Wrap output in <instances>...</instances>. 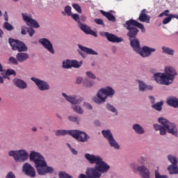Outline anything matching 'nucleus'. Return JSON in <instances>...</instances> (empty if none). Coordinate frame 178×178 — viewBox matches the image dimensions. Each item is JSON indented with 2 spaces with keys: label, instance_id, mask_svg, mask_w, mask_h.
Listing matches in <instances>:
<instances>
[{
  "label": "nucleus",
  "instance_id": "16",
  "mask_svg": "<svg viewBox=\"0 0 178 178\" xmlns=\"http://www.w3.org/2000/svg\"><path fill=\"white\" fill-rule=\"evenodd\" d=\"M72 137L80 141L81 143H84L87 141V134L79 130H72Z\"/></svg>",
  "mask_w": 178,
  "mask_h": 178
},
{
  "label": "nucleus",
  "instance_id": "62",
  "mask_svg": "<svg viewBox=\"0 0 178 178\" xmlns=\"http://www.w3.org/2000/svg\"><path fill=\"white\" fill-rule=\"evenodd\" d=\"M0 72H5V70H3V66H2V64H1V63H0Z\"/></svg>",
  "mask_w": 178,
  "mask_h": 178
},
{
  "label": "nucleus",
  "instance_id": "1",
  "mask_svg": "<svg viewBox=\"0 0 178 178\" xmlns=\"http://www.w3.org/2000/svg\"><path fill=\"white\" fill-rule=\"evenodd\" d=\"M177 74V72L172 67H166L165 68V73H156L154 74V80L158 84H162L163 86H170L175 77Z\"/></svg>",
  "mask_w": 178,
  "mask_h": 178
},
{
  "label": "nucleus",
  "instance_id": "28",
  "mask_svg": "<svg viewBox=\"0 0 178 178\" xmlns=\"http://www.w3.org/2000/svg\"><path fill=\"white\" fill-rule=\"evenodd\" d=\"M4 74L1 73L3 79H8L9 80V77L8 76H16V72L12 69H8L7 70H4Z\"/></svg>",
  "mask_w": 178,
  "mask_h": 178
},
{
  "label": "nucleus",
  "instance_id": "44",
  "mask_svg": "<svg viewBox=\"0 0 178 178\" xmlns=\"http://www.w3.org/2000/svg\"><path fill=\"white\" fill-rule=\"evenodd\" d=\"M65 12L67 15V16H72V7H70V6H65Z\"/></svg>",
  "mask_w": 178,
  "mask_h": 178
},
{
  "label": "nucleus",
  "instance_id": "60",
  "mask_svg": "<svg viewBox=\"0 0 178 178\" xmlns=\"http://www.w3.org/2000/svg\"><path fill=\"white\" fill-rule=\"evenodd\" d=\"M81 81H83V78L79 77L76 79V84H81Z\"/></svg>",
  "mask_w": 178,
  "mask_h": 178
},
{
  "label": "nucleus",
  "instance_id": "25",
  "mask_svg": "<svg viewBox=\"0 0 178 178\" xmlns=\"http://www.w3.org/2000/svg\"><path fill=\"white\" fill-rule=\"evenodd\" d=\"M13 83L16 87L20 88L21 90H24V88H27V83L19 79H14Z\"/></svg>",
  "mask_w": 178,
  "mask_h": 178
},
{
  "label": "nucleus",
  "instance_id": "35",
  "mask_svg": "<svg viewBox=\"0 0 178 178\" xmlns=\"http://www.w3.org/2000/svg\"><path fill=\"white\" fill-rule=\"evenodd\" d=\"M162 105H163V102H159L156 104H153L152 108H153V109H155L156 111H162Z\"/></svg>",
  "mask_w": 178,
  "mask_h": 178
},
{
  "label": "nucleus",
  "instance_id": "64",
  "mask_svg": "<svg viewBox=\"0 0 178 178\" xmlns=\"http://www.w3.org/2000/svg\"><path fill=\"white\" fill-rule=\"evenodd\" d=\"M95 126H99V121H95Z\"/></svg>",
  "mask_w": 178,
  "mask_h": 178
},
{
  "label": "nucleus",
  "instance_id": "17",
  "mask_svg": "<svg viewBox=\"0 0 178 178\" xmlns=\"http://www.w3.org/2000/svg\"><path fill=\"white\" fill-rule=\"evenodd\" d=\"M22 170L26 176L32 178L35 177V169H34V167L31 166V164L29 163L24 164Z\"/></svg>",
  "mask_w": 178,
  "mask_h": 178
},
{
  "label": "nucleus",
  "instance_id": "43",
  "mask_svg": "<svg viewBox=\"0 0 178 178\" xmlns=\"http://www.w3.org/2000/svg\"><path fill=\"white\" fill-rule=\"evenodd\" d=\"M9 62H10V63H13V65H19V60H17V58L13 56L9 58Z\"/></svg>",
  "mask_w": 178,
  "mask_h": 178
},
{
  "label": "nucleus",
  "instance_id": "61",
  "mask_svg": "<svg viewBox=\"0 0 178 178\" xmlns=\"http://www.w3.org/2000/svg\"><path fill=\"white\" fill-rule=\"evenodd\" d=\"M4 19L6 20L7 22L9 20L8 17V12H5L4 13Z\"/></svg>",
  "mask_w": 178,
  "mask_h": 178
},
{
  "label": "nucleus",
  "instance_id": "24",
  "mask_svg": "<svg viewBox=\"0 0 178 178\" xmlns=\"http://www.w3.org/2000/svg\"><path fill=\"white\" fill-rule=\"evenodd\" d=\"M166 103L170 106H172L173 108H178V99L176 97H170L167 99Z\"/></svg>",
  "mask_w": 178,
  "mask_h": 178
},
{
  "label": "nucleus",
  "instance_id": "2",
  "mask_svg": "<svg viewBox=\"0 0 178 178\" xmlns=\"http://www.w3.org/2000/svg\"><path fill=\"white\" fill-rule=\"evenodd\" d=\"M124 27L128 30L127 35L129 38H137V35L138 34V29H140L142 33H145V28L144 25L136 19H129L126 21L124 24ZM138 27V29H137Z\"/></svg>",
  "mask_w": 178,
  "mask_h": 178
},
{
  "label": "nucleus",
  "instance_id": "26",
  "mask_svg": "<svg viewBox=\"0 0 178 178\" xmlns=\"http://www.w3.org/2000/svg\"><path fill=\"white\" fill-rule=\"evenodd\" d=\"M79 49L83 51V52H86V54H88L89 55H98V53L97 51H94L92 49L83 47L81 44H79Z\"/></svg>",
  "mask_w": 178,
  "mask_h": 178
},
{
  "label": "nucleus",
  "instance_id": "46",
  "mask_svg": "<svg viewBox=\"0 0 178 178\" xmlns=\"http://www.w3.org/2000/svg\"><path fill=\"white\" fill-rule=\"evenodd\" d=\"M95 23H96V24H99L100 26H103L104 27H105V24L104 23V20L101 19H95Z\"/></svg>",
  "mask_w": 178,
  "mask_h": 178
},
{
  "label": "nucleus",
  "instance_id": "22",
  "mask_svg": "<svg viewBox=\"0 0 178 178\" xmlns=\"http://www.w3.org/2000/svg\"><path fill=\"white\" fill-rule=\"evenodd\" d=\"M30 58V56L27 53H23L19 51V53L17 54L16 59H17L18 62L20 63H23V62H26L27 59Z\"/></svg>",
  "mask_w": 178,
  "mask_h": 178
},
{
  "label": "nucleus",
  "instance_id": "34",
  "mask_svg": "<svg viewBox=\"0 0 178 178\" xmlns=\"http://www.w3.org/2000/svg\"><path fill=\"white\" fill-rule=\"evenodd\" d=\"M79 27L81 30H82V31H83V33H85L86 34H89L91 30V28H90V26L81 23H80Z\"/></svg>",
  "mask_w": 178,
  "mask_h": 178
},
{
  "label": "nucleus",
  "instance_id": "10",
  "mask_svg": "<svg viewBox=\"0 0 178 178\" xmlns=\"http://www.w3.org/2000/svg\"><path fill=\"white\" fill-rule=\"evenodd\" d=\"M86 175L84 174H81L79 177V178H99L102 176V174L99 171H98V169H97V167L95 168H88L86 170Z\"/></svg>",
  "mask_w": 178,
  "mask_h": 178
},
{
  "label": "nucleus",
  "instance_id": "58",
  "mask_svg": "<svg viewBox=\"0 0 178 178\" xmlns=\"http://www.w3.org/2000/svg\"><path fill=\"white\" fill-rule=\"evenodd\" d=\"M149 99H150L151 104H155V97L154 96H149Z\"/></svg>",
  "mask_w": 178,
  "mask_h": 178
},
{
  "label": "nucleus",
  "instance_id": "51",
  "mask_svg": "<svg viewBox=\"0 0 178 178\" xmlns=\"http://www.w3.org/2000/svg\"><path fill=\"white\" fill-rule=\"evenodd\" d=\"M86 76L89 78V79H95L96 77H95V75L91 72H86Z\"/></svg>",
  "mask_w": 178,
  "mask_h": 178
},
{
  "label": "nucleus",
  "instance_id": "21",
  "mask_svg": "<svg viewBox=\"0 0 178 178\" xmlns=\"http://www.w3.org/2000/svg\"><path fill=\"white\" fill-rule=\"evenodd\" d=\"M130 41V45L136 51V52H138V51H140V49L141 48L140 46V41L137 38H129Z\"/></svg>",
  "mask_w": 178,
  "mask_h": 178
},
{
  "label": "nucleus",
  "instance_id": "23",
  "mask_svg": "<svg viewBox=\"0 0 178 178\" xmlns=\"http://www.w3.org/2000/svg\"><path fill=\"white\" fill-rule=\"evenodd\" d=\"M63 97H64L68 102L72 104V105H77V104H80V102L83 101V99H76V97L67 96L66 93H63Z\"/></svg>",
  "mask_w": 178,
  "mask_h": 178
},
{
  "label": "nucleus",
  "instance_id": "20",
  "mask_svg": "<svg viewBox=\"0 0 178 178\" xmlns=\"http://www.w3.org/2000/svg\"><path fill=\"white\" fill-rule=\"evenodd\" d=\"M138 20L143 23H149L151 20V17L147 15V10L143 9L140 11Z\"/></svg>",
  "mask_w": 178,
  "mask_h": 178
},
{
  "label": "nucleus",
  "instance_id": "40",
  "mask_svg": "<svg viewBox=\"0 0 178 178\" xmlns=\"http://www.w3.org/2000/svg\"><path fill=\"white\" fill-rule=\"evenodd\" d=\"M94 84V82L92 81H90V79H85L83 81V86L84 87H92V85Z\"/></svg>",
  "mask_w": 178,
  "mask_h": 178
},
{
  "label": "nucleus",
  "instance_id": "54",
  "mask_svg": "<svg viewBox=\"0 0 178 178\" xmlns=\"http://www.w3.org/2000/svg\"><path fill=\"white\" fill-rule=\"evenodd\" d=\"M153 127H154V130H156V131H158L159 130H161V129L162 127V126L157 124H154L153 125Z\"/></svg>",
  "mask_w": 178,
  "mask_h": 178
},
{
  "label": "nucleus",
  "instance_id": "53",
  "mask_svg": "<svg viewBox=\"0 0 178 178\" xmlns=\"http://www.w3.org/2000/svg\"><path fill=\"white\" fill-rule=\"evenodd\" d=\"M6 178H16V176H15V174H13V172H10L8 173Z\"/></svg>",
  "mask_w": 178,
  "mask_h": 178
},
{
  "label": "nucleus",
  "instance_id": "52",
  "mask_svg": "<svg viewBox=\"0 0 178 178\" xmlns=\"http://www.w3.org/2000/svg\"><path fill=\"white\" fill-rule=\"evenodd\" d=\"M27 27H26V26H22V28H21V34L22 35H26V34H27Z\"/></svg>",
  "mask_w": 178,
  "mask_h": 178
},
{
  "label": "nucleus",
  "instance_id": "37",
  "mask_svg": "<svg viewBox=\"0 0 178 178\" xmlns=\"http://www.w3.org/2000/svg\"><path fill=\"white\" fill-rule=\"evenodd\" d=\"M63 67H64V69H70V67H72V60H67L66 61H63Z\"/></svg>",
  "mask_w": 178,
  "mask_h": 178
},
{
  "label": "nucleus",
  "instance_id": "12",
  "mask_svg": "<svg viewBox=\"0 0 178 178\" xmlns=\"http://www.w3.org/2000/svg\"><path fill=\"white\" fill-rule=\"evenodd\" d=\"M22 19L29 27H33V29H39L40 24L38 22L35 21V19H33L31 15H27V13L22 14Z\"/></svg>",
  "mask_w": 178,
  "mask_h": 178
},
{
  "label": "nucleus",
  "instance_id": "8",
  "mask_svg": "<svg viewBox=\"0 0 178 178\" xmlns=\"http://www.w3.org/2000/svg\"><path fill=\"white\" fill-rule=\"evenodd\" d=\"M8 42L13 51H18V52H26L27 51V46L23 42L10 38Z\"/></svg>",
  "mask_w": 178,
  "mask_h": 178
},
{
  "label": "nucleus",
  "instance_id": "4",
  "mask_svg": "<svg viewBox=\"0 0 178 178\" xmlns=\"http://www.w3.org/2000/svg\"><path fill=\"white\" fill-rule=\"evenodd\" d=\"M159 122L163 126L159 130L161 136H165L167 130L170 134L177 136V128H176V124L169 122V120L163 118H159Z\"/></svg>",
  "mask_w": 178,
  "mask_h": 178
},
{
  "label": "nucleus",
  "instance_id": "31",
  "mask_svg": "<svg viewBox=\"0 0 178 178\" xmlns=\"http://www.w3.org/2000/svg\"><path fill=\"white\" fill-rule=\"evenodd\" d=\"M47 173H54V168L52 167L44 166L38 175H47Z\"/></svg>",
  "mask_w": 178,
  "mask_h": 178
},
{
  "label": "nucleus",
  "instance_id": "49",
  "mask_svg": "<svg viewBox=\"0 0 178 178\" xmlns=\"http://www.w3.org/2000/svg\"><path fill=\"white\" fill-rule=\"evenodd\" d=\"M169 12H170L169 10H165L164 12L161 13L159 15V17H163V16H168V17H169V15H170V14H168V13H169Z\"/></svg>",
  "mask_w": 178,
  "mask_h": 178
},
{
  "label": "nucleus",
  "instance_id": "57",
  "mask_svg": "<svg viewBox=\"0 0 178 178\" xmlns=\"http://www.w3.org/2000/svg\"><path fill=\"white\" fill-rule=\"evenodd\" d=\"M90 35H93V37H97V33H95V31H92L90 29L89 33Z\"/></svg>",
  "mask_w": 178,
  "mask_h": 178
},
{
  "label": "nucleus",
  "instance_id": "11",
  "mask_svg": "<svg viewBox=\"0 0 178 178\" xmlns=\"http://www.w3.org/2000/svg\"><path fill=\"white\" fill-rule=\"evenodd\" d=\"M102 134H103L104 137L108 140L111 147H113V148H115V149H119L120 146L119 144L115 140V138H113V135H112V133L109 130H103L102 131Z\"/></svg>",
  "mask_w": 178,
  "mask_h": 178
},
{
  "label": "nucleus",
  "instance_id": "56",
  "mask_svg": "<svg viewBox=\"0 0 178 178\" xmlns=\"http://www.w3.org/2000/svg\"><path fill=\"white\" fill-rule=\"evenodd\" d=\"M83 105L87 108V109H92V106L88 103H84Z\"/></svg>",
  "mask_w": 178,
  "mask_h": 178
},
{
  "label": "nucleus",
  "instance_id": "32",
  "mask_svg": "<svg viewBox=\"0 0 178 178\" xmlns=\"http://www.w3.org/2000/svg\"><path fill=\"white\" fill-rule=\"evenodd\" d=\"M133 129H134L136 133H137V134H144L145 133L144 128H143V127H141L138 124H134Z\"/></svg>",
  "mask_w": 178,
  "mask_h": 178
},
{
  "label": "nucleus",
  "instance_id": "15",
  "mask_svg": "<svg viewBox=\"0 0 178 178\" xmlns=\"http://www.w3.org/2000/svg\"><path fill=\"white\" fill-rule=\"evenodd\" d=\"M39 44H41L43 47L45 48L50 54H55V50L54 49V45L52 44V42L49 41L47 38H41L38 41Z\"/></svg>",
  "mask_w": 178,
  "mask_h": 178
},
{
  "label": "nucleus",
  "instance_id": "36",
  "mask_svg": "<svg viewBox=\"0 0 178 178\" xmlns=\"http://www.w3.org/2000/svg\"><path fill=\"white\" fill-rule=\"evenodd\" d=\"M72 109L74 112H76V113H79V115H82L83 112H84L83 108H81V107L79 105L73 106Z\"/></svg>",
  "mask_w": 178,
  "mask_h": 178
},
{
  "label": "nucleus",
  "instance_id": "13",
  "mask_svg": "<svg viewBox=\"0 0 178 178\" xmlns=\"http://www.w3.org/2000/svg\"><path fill=\"white\" fill-rule=\"evenodd\" d=\"M168 161L172 163V165H170L168 168V172H170V175H177L178 173V167H177V159L175 156L172 155H168Z\"/></svg>",
  "mask_w": 178,
  "mask_h": 178
},
{
  "label": "nucleus",
  "instance_id": "19",
  "mask_svg": "<svg viewBox=\"0 0 178 178\" xmlns=\"http://www.w3.org/2000/svg\"><path fill=\"white\" fill-rule=\"evenodd\" d=\"M155 51L156 50L154 48L144 46L143 48L140 47L137 53L139 54L142 58H148V56H151V53L155 52Z\"/></svg>",
  "mask_w": 178,
  "mask_h": 178
},
{
  "label": "nucleus",
  "instance_id": "3",
  "mask_svg": "<svg viewBox=\"0 0 178 178\" xmlns=\"http://www.w3.org/2000/svg\"><path fill=\"white\" fill-rule=\"evenodd\" d=\"M85 158L90 163H95L96 169L100 173H106L109 170V165L106 164L103 160L102 158L99 157V156H95L94 154H86Z\"/></svg>",
  "mask_w": 178,
  "mask_h": 178
},
{
  "label": "nucleus",
  "instance_id": "27",
  "mask_svg": "<svg viewBox=\"0 0 178 178\" xmlns=\"http://www.w3.org/2000/svg\"><path fill=\"white\" fill-rule=\"evenodd\" d=\"M100 13H102V15H103V16L106 17V19H108V20H109L110 22H116V17H115L113 14L109 12L106 13L102 10H100Z\"/></svg>",
  "mask_w": 178,
  "mask_h": 178
},
{
  "label": "nucleus",
  "instance_id": "38",
  "mask_svg": "<svg viewBox=\"0 0 178 178\" xmlns=\"http://www.w3.org/2000/svg\"><path fill=\"white\" fill-rule=\"evenodd\" d=\"M3 29L8 30V31H12L15 29L9 22H6L3 24Z\"/></svg>",
  "mask_w": 178,
  "mask_h": 178
},
{
  "label": "nucleus",
  "instance_id": "5",
  "mask_svg": "<svg viewBox=\"0 0 178 178\" xmlns=\"http://www.w3.org/2000/svg\"><path fill=\"white\" fill-rule=\"evenodd\" d=\"M30 161L35 163L38 173H41V170L47 166L45 159L40 153L36 152H31L29 155Z\"/></svg>",
  "mask_w": 178,
  "mask_h": 178
},
{
  "label": "nucleus",
  "instance_id": "59",
  "mask_svg": "<svg viewBox=\"0 0 178 178\" xmlns=\"http://www.w3.org/2000/svg\"><path fill=\"white\" fill-rule=\"evenodd\" d=\"M139 163H144L145 162V159L144 157H140L138 159Z\"/></svg>",
  "mask_w": 178,
  "mask_h": 178
},
{
  "label": "nucleus",
  "instance_id": "50",
  "mask_svg": "<svg viewBox=\"0 0 178 178\" xmlns=\"http://www.w3.org/2000/svg\"><path fill=\"white\" fill-rule=\"evenodd\" d=\"M106 108L108 111H111V112H116V108H115V107L111 104H107Z\"/></svg>",
  "mask_w": 178,
  "mask_h": 178
},
{
  "label": "nucleus",
  "instance_id": "30",
  "mask_svg": "<svg viewBox=\"0 0 178 178\" xmlns=\"http://www.w3.org/2000/svg\"><path fill=\"white\" fill-rule=\"evenodd\" d=\"M139 83V90L140 91H147V90H152V86H147L144 82L138 81Z\"/></svg>",
  "mask_w": 178,
  "mask_h": 178
},
{
  "label": "nucleus",
  "instance_id": "18",
  "mask_svg": "<svg viewBox=\"0 0 178 178\" xmlns=\"http://www.w3.org/2000/svg\"><path fill=\"white\" fill-rule=\"evenodd\" d=\"M100 35H102V37H106L110 42H122L123 41V38L108 32H100Z\"/></svg>",
  "mask_w": 178,
  "mask_h": 178
},
{
  "label": "nucleus",
  "instance_id": "48",
  "mask_svg": "<svg viewBox=\"0 0 178 178\" xmlns=\"http://www.w3.org/2000/svg\"><path fill=\"white\" fill-rule=\"evenodd\" d=\"M27 32L29 33L30 37H33V35H34L35 33V31L33 28H28Z\"/></svg>",
  "mask_w": 178,
  "mask_h": 178
},
{
  "label": "nucleus",
  "instance_id": "33",
  "mask_svg": "<svg viewBox=\"0 0 178 178\" xmlns=\"http://www.w3.org/2000/svg\"><path fill=\"white\" fill-rule=\"evenodd\" d=\"M162 51L163 54H167L168 55H175V50L169 48V47H166L165 46L162 47Z\"/></svg>",
  "mask_w": 178,
  "mask_h": 178
},
{
  "label": "nucleus",
  "instance_id": "41",
  "mask_svg": "<svg viewBox=\"0 0 178 178\" xmlns=\"http://www.w3.org/2000/svg\"><path fill=\"white\" fill-rule=\"evenodd\" d=\"M68 119L70 122H74V123H77V124H79V122H80V119L78 117L73 115H70Z\"/></svg>",
  "mask_w": 178,
  "mask_h": 178
},
{
  "label": "nucleus",
  "instance_id": "55",
  "mask_svg": "<svg viewBox=\"0 0 178 178\" xmlns=\"http://www.w3.org/2000/svg\"><path fill=\"white\" fill-rule=\"evenodd\" d=\"M69 148H70L71 152L74 154V155H77V151L76 149H74V148H72L70 147V145H68Z\"/></svg>",
  "mask_w": 178,
  "mask_h": 178
},
{
  "label": "nucleus",
  "instance_id": "47",
  "mask_svg": "<svg viewBox=\"0 0 178 178\" xmlns=\"http://www.w3.org/2000/svg\"><path fill=\"white\" fill-rule=\"evenodd\" d=\"M72 19H74V20H75V22H76L77 23H80V17H79V15L77 14H71V15Z\"/></svg>",
  "mask_w": 178,
  "mask_h": 178
},
{
  "label": "nucleus",
  "instance_id": "29",
  "mask_svg": "<svg viewBox=\"0 0 178 178\" xmlns=\"http://www.w3.org/2000/svg\"><path fill=\"white\" fill-rule=\"evenodd\" d=\"M73 130H57L56 131V136L57 137H59V136H66L69 134L70 136H72Z\"/></svg>",
  "mask_w": 178,
  "mask_h": 178
},
{
  "label": "nucleus",
  "instance_id": "7",
  "mask_svg": "<svg viewBox=\"0 0 178 178\" xmlns=\"http://www.w3.org/2000/svg\"><path fill=\"white\" fill-rule=\"evenodd\" d=\"M9 156H13L16 162H24L29 159V153L24 149L9 152Z\"/></svg>",
  "mask_w": 178,
  "mask_h": 178
},
{
  "label": "nucleus",
  "instance_id": "9",
  "mask_svg": "<svg viewBox=\"0 0 178 178\" xmlns=\"http://www.w3.org/2000/svg\"><path fill=\"white\" fill-rule=\"evenodd\" d=\"M131 169L134 172H139L142 178H149L151 177V172L147 168L145 165L138 166L136 163H132L131 165Z\"/></svg>",
  "mask_w": 178,
  "mask_h": 178
},
{
  "label": "nucleus",
  "instance_id": "63",
  "mask_svg": "<svg viewBox=\"0 0 178 178\" xmlns=\"http://www.w3.org/2000/svg\"><path fill=\"white\" fill-rule=\"evenodd\" d=\"M0 84H3V78L2 76H0Z\"/></svg>",
  "mask_w": 178,
  "mask_h": 178
},
{
  "label": "nucleus",
  "instance_id": "14",
  "mask_svg": "<svg viewBox=\"0 0 178 178\" xmlns=\"http://www.w3.org/2000/svg\"><path fill=\"white\" fill-rule=\"evenodd\" d=\"M31 80L36 84L37 87L40 90V91H45L49 89V85L48 83L34 76L31 78Z\"/></svg>",
  "mask_w": 178,
  "mask_h": 178
},
{
  "label": "nucleus",
  "instance_id": "6",
  "mask_svg": "<svg viewBox=\"0 0 178 178\" xmlns=\"http://www.w3.org/2000/svg\"><path fill=\"white\" fill-rule=\"evenodd\" d=\"M114 94L115 90L112 88L106 86L98 91L97 97L93 98V101L96 104H102L106 101V98H108V97H112Z\"/></svg>",
  "mask_w": 178,
  "mask_h": 178
},
{
  "label": "nucleus",
  "instance_id": "45",
  "mask_svg": "<svg viewBox=\"0 0 178 178\" xmlns=\"http://www.w3.org/2000/svg\"><path fill=\"white\" fill-rule=\"evenodd\" d=\"M72 8H74V9H75V10L78 12V13H81V7H80L79 4H76V3L73 4Z\"/></svg>",
  "mask_w": 178,
  "mask_h": 178
},
{
  "label": "nucleus",
  "instance_id": "42",
  "mask_svg": "<svg viewBox=\"0 0 178 178\" xmlns=\"http://www.w3.org/2000/svg\"><path fill=\"white\" fill-rule=\"evenodd\" d=\"M81 66V63H78L77 60H71V67L79 68Z\"/></svg>",
  "mask_w": 178,
  "mask_h": 178
},
{
  "label": "nucleus",
  "instance_id": "39",
  "mask_svg": "<svg viewBox=\"0 0 178 178\" xmlns=\"http://www.w3.org/2000/svg\"><path fill=\"white\" fill-rule=\"evenodd\" d=\"M173 17V14H169L168 17L163 20V24H168V23H170Z\"/></svg>",
  "mask_w": 178,
  "mask_h": 178
}]
</instances>
